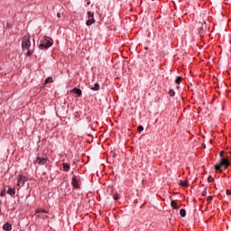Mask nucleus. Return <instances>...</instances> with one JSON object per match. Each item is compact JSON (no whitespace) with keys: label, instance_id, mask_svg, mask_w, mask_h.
Returning a JSON list of instances; mask_svg holds the SVG:
<instances>
[{"label":"nucleus","instance_id":"nucleus-1","mask_svg":"<svg viewBox=\"0 0 231 231\" xmlns=\"http://www.w3.org/2000/svg\"><path fill=\"white\" fill-rule=\"evenodd\" d=\"M30 48H32V38L30 37V34H25L22 38V50L23 51H26V57H32L33 55L34 51Z\"/></svg>","mask_w":231,"mask_h":231},{"label":"nucleus","instance_id":"nucleus-2","mask_svg":"<svg viewBox=\"0 0 231 231\" xmlns=\"http://www.w3.org/2000/svg\"><path fill=\"white\" fill-rule=\"evenodd\" d=\"M53 46V39L45 36L40 41L39 48L40 50H48V48H51Z\"/></svg>","mask_w":231,"mask_h":231},{"label":"nucleus","instance_id":"nucleus-3","mask_svg":"<svg viewBox=\"0 0 231 231\" xmlns=\"http://www.w3.org/2000/svg\"><path fill=\"white\" fill-rule=\"evenodd\" d=\"M221 167H230V161L226 158L222 157L219 162L217 165H215V169L216 171H220V172H223Z\"/></svg>","mask_w":231,"mask_h":231},{"label":"nucleus","instance_id":"nucleus-4","mask_svg":"<svg viewBox=\"0 0 231 231\" xmlns=\"http://www.w3.org/2000/svg\"><path fill=\"white\" fill-rule=\"evenodd\" d=\"M26 181H28V177L23 174L18 175V181H17L18 187H24V183H26Z\"/></svg>","mask_w":231,"mask_h":231},{"label":"nucleus","instance_id":"nucleus-5","mask_svg":"<svg viewBox=\"0 0 231 231\" xmlns=\"http://www.w3.org/2000/svg\"><path fill=\"white\" fill-rule=\"evenodd\" d=\"M72 187L74 190L80 189V179L76 175L72 177Z\"/></svg>","mask_w":231,"mask_h":231},{"label":"nucleus","instance_id":"nucleus-6","mask_svg":"<svg viewBox=\"0 0 231 231\" xmlns=\"http://www.w3.org/2000/svg\"><path fill=\"white\" fill-rule=\"evenodd\" d=\"M35 163H38V165H46L48 163V158L37 157Z\"/></svg>","mask_w":231,"mask_h":231},{"label":"nucleus","instance_id":"nucleus-7","mask_svg":"<svg viewBox=\"0 0 231 231\" xmlns=\"http://www.w3.org/2000/svg\"><path fill=\"white\" fill-rule=\"evenodd\" d=\"M71 91L74 95H77V97H82V90L80 88H74Z\"/></svg>","mask_w":231,"mask_h":231},{"label":"nucleus","instance_id":"nucleus-8","mask_svg":"<svg viewBox=\"0 0 231 231\" xmlns=\"http://www.w3.org/2000/svg\"><path fill=\"white\" fill-rule=\"evenodd\" d=\"M3 230H5V231H11V230H12V224H10V223H5V224L3 226Z\"/></svg>","mask_w":231,"mask_h":231},{"label":"nucleus","instance_id":"nucleus-9","mask_svg":"<svg viewBox=\"0 0 231 231\" xmlns=\"http://www.w3.org/2000/svg\"><path fill=\"white\" fill-rule=\"evenodd\" d=\"M35 216L37 217H39L40 219H46V218H48V215H45L44 213H37V214H35Z\"/></svg>","mask_w":231,"mask_h":231},{"label":"nucleus","instance_id":"nucleus-10","mask_svg":"<svg viewBox=\"0 0 231 231\" xmlns=\"http://www.w3.org/2000/svg\"><path fill=\"white\" fill-rule=\"evenodd\" d=\"M7 194H9V196H15V188H9Z\"/></svg>","mask_w":231,"mask_h":231},{"label":"nucleus","instance_id":"nucleus-11","mask_svg":"<svg viewBox=\"0 0 231 231\" xmlns=\"http://www.w3.org/2000/svg\"><path fill=\"white\" fill-rule=\"evenodd\" d=\"M35 214H48V211L44 208H38L36 211H35Z\"/></svg>","mask_w":231,"mask_h":231},{"label":"nucleus","instance_id":"nucleus-12","mask_svg":"<svg viewBox=\"0 0 231 231\" xmlns=\"http://www.w3.org/2000/svg\"><path fill=\"white\" fill-rule=\"evenodd\" d=\"M90 89H92V91H98V89H100V85L96 83L93 87H90Z\"/></svg>","mask_w":231,"mask_h":231},{"label":"nucleus","instance_id":"nucleus-13","mask_svg":"<svg viewBox=\"0 0 231 231\" xmlns=\"http://www.w3.org/2000/svg\"><path fill=\"white\" fill-rule=\"evenodd\" d=\"M94 23H95V18H88L86 24L87 26H91V24H93Z\"/></svg>","mask_w":231,"mask_h":231},{"label":"nucleus","instance_id":"nucleus-14","mask_svg":"<svg viewBox=\"0 0 231 231\" xmlns=\"http://www.w3.org/2000/svg\"><path fill=\"white\" fill-rule=\"evenodd\" d=\"M63 171H65V172H68L70 169V166L68 163H63Z\"/></svg>","mask_w":231,"mask_h":231},{"label":"nucleus","instance_id":"nucleus-15","mask_svg":"<svg viewBox=\"0 0 231 231\" xmlns=\"http://www.w3.org/2000/svg\"><path fill=\"white\" fill-rule=\"evenodd\" d=\"M180 187H189V181L180 180Z\"/></svg>","mask_w":231,"mask_h":231},{"label":"nucleus","instance_id":"nucleus-16","mask_svg":"<svg viewBox=\"0 0 231 231\" xmlns=\"http://www.w3.org/2000/svg\"><path fill=\"white\" fill-rule=\"evenodd\" d=\"M88 19H95V14L91 11H88Z\"/></svg>","mask_w":231,"mask_h":231},{"label":"nucleus","instance_id":"nucleus-17","mask_svg":"<svg viewBox=\"0 0 231 231\" xmlns=\"http://www.w3.org/2000/svg\"><path fill=\"white\" fill-rule=\"evenodd\" d=\"M51 82H53V78L48 77V78L45 79L44 84H50V83H51Z\"/></svg>","mask_w":231,"mask_h":231},{"label":"nucleus","instance_id":"nucleus-18","mask_svg":"<svg viewBox=\"0 0 231 231\" xmlns=\"http://www.w3.org/2000/svg\"><path fill=\"white\" fill-rule=\"evenodd\" d=\"M181 80H183V78L181 76H179L175 79V84H181Z\"/></svg>","mask_w":231,"mask_h":231},{"label":"nucleus","instance_id":"nucleus-19","mask_svg":"<svg viewBox=\"0 0 231 231\" xmlns=\"http://www.w3.org/2000/svg\"><path fill=\"white\" fill-rule=\"evenodd\" d=\"M180 215L181 216V217H185V216H187V211H185L184 208H181L180 210Z\"/></svg>","mask_w":231,"mask_h":231},{"label":"nucleus","instance_id":"nucleus-20","mask_svg":"<svg viewBox=\"0 0 231 231\" xmlns=\"http://www.w3.org/2000/svg\"><path fill=\"white\" fill-rule=\"evenodd\" d=\"M169 95H170V97H174V95H176V92L174 91V89H170Z\"/></svg>","mask_w":231,"mask_h":231},{"label":"nucleus","instance_id":"nucleus-21","mask_svg":"<svg viewBox=\"0 0 231 231\" xmlns=\"http://www.w3.org/2000/svg\"><path fill=\"white\" fill-rule=\"evenodd\" d=\"M171 205L172 208H175V209L178 208V207L176 206L177 204H176L175 200H171Z\"/></svg>","mask_w":231,"mask_h":231},{"label":"nucleus","instance_id":"nucleus-22","mask_svg":"<svg viewBox=\"0 0 231 231\" xmlns=\"http://www.w3.org/2000/svg\"><path fill=\"white\" fill-rule=\"evenodd\" d=\"M0 196L1 198H5V196H6V189L2 190Z\"/></svg>","mask_w":231,"mask_h":231},{"label":"nucleus","instance_id":"nucleus-23","mask_svg":"<svg viewBox=\"0 0 231 231\" xmlns=\"http://www.w3.org/2000/svg\"><path fill=\"white\" fill-rule=\"evenodd\" d=\"M113 199L116 200L120 199V194H118V193L114 194Z\"/></svg>","mask_w":231,"mask_h":231},{"label":"nucleus","instance_id":"nucleus-24","mask_svg":"<svg viewBox=\"0 0 231 231\" xmlns=\"http://www.w3.org/2000/svg\"><path fill=\"white\" fill-rule=\"evenodd\" d=\"M208 183H214V179L212 178V176H209L208 178Z\"/></svg>","mask_w":231,"mask_h":231},{"label":"nucleus","instance_id":"nucleus-25","mask_svg":"<svg viewBox=\"0 0 231 231\" xmlns=\"http://www.w3.org/2000/svg\"><path fill=\"white\" fill-rule=\"evenodd\" d=\"M137 131L139 133H142V131H143V127L142 125H139L138 128H137Z\"/></svg>","mask_w":231,"mask_h":231},{"label":"nucleus","instance_id":"nucleus-26","mask_svg":"<svg viewBox=\"0 0 231 231\" xmlns=\"http://www.w3.org/2000/svg\"><path fill=\"white\" fill-rule=\"evenodd\" d=\"M110 156H111L112 158H116V153L111 152Z\"/></svg>","mask_w":231,"mask_h":231},{"label":"nucleus","instance_id":"nucleus-27","mask_svg":"<svg viewBox=\"0 0 231 231\" xmlns=\"http://www.w3.org/2000/svg\"><path fill=\"white\" fill-rule=\"evenodd\" d=\"M202 196H207V188H205L204 190L202 191Z\"/></svg>","mask_w":231,"mask_h":231},{"label":"nucleus","instance_id":"nucleus-28","mask_svg":"<svg viewBox=\"0 0 231 231\" xmlns=\"http://www.w3.org/2000/svg\"><path fill=\"white\" fill-rule=\"evenodd\" d=\"M208 203H212V197H211V196H209V197L208 198Z\"/></svg>","mask_w":231,"mask_h":231},{"label":"nucleus","instance_id":"nucleus-29","mask_svg":"<svg viewBox=\"0 0 231 231\" xmlns=\"http://www.w3.org/2000/svg\"><path fill=\"white\" fill-rule=\"evenodd\" d=\"M226 194H227V196H231V190H230V189H227V190H226Z\"/></svg>","mask_w":231,"mask_h":231},{"label":"nucleus","instance_id":"nucleus-30","mask_svg":"<svg viewBox=\"0 0 231 231\" xmlns=\"http://www.w3.org/2000/svg\"><path fill=\"white\" fill-rule=\"evenodd\" d=\"M7 28H12V23H7Z\"/></svg>","mask_w":231,"mask_h":231},{"label":"nucleus","instance_id":"nucleus-31","mask_svg":"<svg viewBox=\"0 0 231 231\" xmlns=\"http://www.w3.org/2000/svg\"><path fill=\"white\" fill-rule=\"evenodd\" d=\"M57 17L60 19V13H57Z\"/></svg>","mask_w":231,"mask_h":231},{"label":"nucleus","instance_id":"nucleus-32","mask_svg":"<svg viewBox=\"0 0 231 231\" xmlns=\"http://www.w3.org/2000/svg\"><path fill=\"white\" fill-rule=\"evenodd\" d=\"M224 152H220V157L223 158Z\"/></svg>","mask_w":231,"mask_h":231},{"label":"nucleus","instance_id":"nucleus-33","mask_svg":"<svg viewBox=\"0 0 231 231\" xmlns=\"http://www.w3.org/2000/svg\"><path fill=\"white\" fill-rule=\"evenodd\" d=\"M87 5H91V2H88Z\"/></svg>","mask_w":231,"mask_h":231},{"label":"nucleus","instance_id":"nucleus-34","mask_svg":"<svg viewBox=\"0 0 231 231\" xmlns=\"http://www.w3.org/2000/svg\"><path fill=\"white\" fill-rule=\"evenodd\" d=\"M33 48H35V42H33Z\"/></svg>","mask_w":231,"mask_h":231},{"label":"nucleus","instance_id":"nucleus-35","mask_svg":"<svg viewBox=\"0 0 231 231\" xmlns=\"http://www.w3.org/2000/svg\"><path fill=\"white\" fill-rule=\"evenodd\" d=\"M144 50H149V48H148V47H145Z\"/></svg>","mask_w":231,"mask_h":231}]
</instances>
